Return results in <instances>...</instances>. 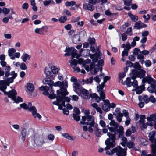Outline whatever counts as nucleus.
Masks as SVG:
<instances>
[{
	"mask_svg": "<svg viewBox=\"0 0 156 156\" xmlns=\"http://www.w3.org/2000/svg\"><path fill=\"white\" fill-rule=\"evenodd\" d=\"M142 82L143 85H144V84L146 82L149 84L152 83L156 84V80L152 78L150 75L143 78L142 80Z\"/></svg>",
	"mask_w": 156,
	"mask_h": 156,
	"instance_id": "12",
	"label": "nucleus"
},
{
	"mask_svg": "<svg viewBox=\"0 0 156 156\" xmlns=\"http://www.w3.org/2000/svg\"><path fill=\"white\" fill-rule=\"evenodd\" d=\"M145 65L147 67L151 66L152 64L151 62L149 60H147L144 62Z\"/></svg>",
	"mask_w": 156,
	"mask_h": 156,
	"instance_id": "49",
	"label": "nucleus"
},
{
	"mask_svg": "<svg viewBox=\"0 0 156 156\" xmlns=\"http://www.w3.org/2000/svg\"><path fill=\"white\" fill-rule=\"evenodd\" d=\"M94 131L95 134L97 136L99 137L101 136V129L95 126Z\"/></svg>",
	"mask_w": 156,
	"mask_h": 156,
	"instance_id": "32",
	"label": "nucleus"
},
{
	"mask_svg": "<svg viewBox=\"0 0 156 156\" xmlns=\"http://www.w3.org/2000/svg\"><path fill=\"white\" fill-rule=\"evenodd\" d=\"M20 106L21 108L25 109H28L29 111H32V115L34 118L37 117L39 119H41V118L40 115L37 113V110L35 107L34 106H32V104L31 103H29L28 105L23 103L20 104Z\"/></svg>",
	"mask_w": 156,
	"mask_h": 156,
	"instance_id": "3",
	"label": "nucleus"
},
{
	"mask_svg": "<svg viewBox=\"0 0 156 156\" xmlns=\"http://www.w3.org/2000/svg\"><path fill=\"white\" fill-rule=\"evenodd\" d=\"M57 95V96L56 98H57V100L54 101L53 102V104L54 105L57 106L58 105V104H59L61 102V100H62V97L60 96V95L59 94Z\"/></svg>",
	"mask_w": 156,
	"mask_h": 156,
	"instance_id": "24",
	"label": "nucleus"
},
{
	"mask_svg": "<svg viewBox=\"0 0 156 156\" xmlns=\"http://www.w3.org/2000/svg\"><path fill=\"white\" fill-rule=\"evenodd\" d=\"M20 68L22 70H24L27 69V67L25 64L24 63H21L20 65Z\"/></svg>",
	"mask_w": 156,
	"mask_h": 156,
	"instance_id": "61",
	"label": "nucleus"
},
{
	"mask_svg": "<svg viewBox=\"0 0 156 156\" xmlns=\"http://www.w3.org/2000/svg\"><path fill=\"white\" fill-rule=\"evenodd\" d=\"M156 132L154 131L151 132L149 133V140L152 143H154L155 144L151 145L152 151L153 153V156H156V139L154 138Z\"/></svg>",
	"mask_w": 156,
	"mask_h": 156,
	"instance_id": "8",
	"label": "nucleus"
},
{
	"mask_svg": "<svg viewBox=\"0 0 156 156\" xmlns=\"http://www.w3.org/2000/svg\"><path fill=\"white\" fill-rule=\"evenodd\" d=\"M87 117V121H91L90 122V126L91 127H94L95 123L94 117L91 115H88Z\"/></svg>",
	"mask_w": 156,
	"mask_h": 156,
	"instance_id": "19",
	"label": "nucleus"
},
{
	"mask_svg": "<svg viewBox=\"0 0 156 156\" xmlns=\"http://www.w3.org/2000/svg\"><path fill=\"white\" fill-rule=\"evenodd\" d=\"M105 14L108 16H109L111 15L113 16V18L114 19L116 18L117 16H118V14L117 13H112L110 12L109 9H108L105 11Z\"/></svg>",
	"mask_w": 156,
	"mask_h": 156,
	"instance_id": "26",
	"label": "nucleus"
},
{
	"mask_svg": "<svg viewBox=\"0 0 156 156\" xmlns=\"http://www.w3.org/2000/svg\"><path fill=\"white\" fill-rule=\"evenodd\" d=\"M124 5L129 6L132 3V0H124Z\"/></svg>",
	"mask_w": 156,
	"mask_h": 156,
	"instance_id": "47",
	"label": "nucleus"
},
{
	"mask_svg": "<svg viewBox=\"0 0 156 156\" xmlns=\"http://www.w3.org/2000/svg\"><path fill=\"white\" fill-rule=\"evenodd\" d=\"M68 94V92L67 91V89H65L62 92L59 93V94L60 96H64V97L63 98V100H64L65 101L69 102L70 101V99L68 97L65 96V95H67Z\"/></svg>",
	"mask_w": 156,
	"mask_h": 156,
	"instance_id": "16",
	"label": "nucleus"
},
{
	"mask_svg": "<svg viewBox=\"0 0 156 156\" xmlns=\"http://www.w3.org/2000/svg\"><path fill=\"white\" fill-rule=\"evenodd\" d=\"M150 84V87H148L147 89L148 91L151 93H154L156 87V84L153 83Z\"/></svg>",
	"mask_w": 156,
	"mask_h": 156,
	"instance_id": "20",
	"label": "nucleus"
},
{
	"mask_svg": "<svg viewBox=\"0 0 156 156\" xmlns=\"http://www.w3.org/2000/svg\"><path fill=\"white\" fill-rule=\"evenodd\" d=\"M53 85L55 86H59L60 87L61 91H60L59 90H57V94H58L59 93L62 92L65 89L67 88L68 86V83L66 81L65 82L64 81L61 82L60 81H58L54 83Z\"/></svg>",
	"mask_w": 156,
	"mask_h": 156,
	"instance_id": "9",
	"label": "nucleus"
},
{
	"mask_svg": "<svg viewBox=\"0 0 156 156\" xmlns=\"http://www.w3.org/2000/svg\"><path fill=\"white\" fill-rule=\"evenodd\" d=\"M147 26V25L139 21L136 22L133 26V27L137 30H139L143 28H145Z\"/></svg>",
	"mask_w": 156,
	"mask_h": 156,
	"instance_id": "14",
	"label": "nucleus"
},
{
	"mask_svg": "<svg viewBox=\"0 0 156 156\" xmlns=\"http://www.w3.org/2000/svg\"><path fill=\"white\" fill-rule=\"evenodd\" d=\"M73 87L74 88V91L79 95L78 92H80L81 90V88L79 84L77 83H74L73 86Z\"/></svg>",
	"mask_w": 156,
	"mask_h": 156,
	"instance_id": "27",
	"label": "nucleus"
},
{
	"mask_svg": "<svg viewBox=\"0 0 156 156\" xmlns=\"http://www.w3.org/2000/svg\"><path fill=\"white\" fill-rule=\"evenodd\" d=\"M69 62L72 65H73L74 67L76 66L77 64V62L76 60L73 59V60H70Z\"/></svg>",
	"mask_w": 156,
	"mask_h": 156,
	"instance_id": "52",
	"label": "nucleus"
},
{
	"mask_svg": "<svg viewBox=\"0 0 156 156\" xmlns=\"http://www.w3.org/2000/svg\"><path fill=\"white\" fill-rule=\"evenodd\" d=\"M100 69V66L98 65H96L95 66L94 68V73L96 74Z\"/></svg>",
	"mask_w": 156,
	"mask_h": 156,
	"instance_id": "56",
	"label": "nucleus"
},
{
	"mask_svg": "<svg viewBox=\"0 0 156 156\" xmlns=\"http://www.w3.org/2000/svg\"><path fill=\"white\" fill-rule=\"evenodd\" d=\"M83 8L84 10L93 11L95 9V6L88 3L83 4Z\"/></svg>",
	"mask_w": 156,
	"mask_h": 156,
	"instance_id": "15",
	"label": "nucleus"
},
{
	"mask_svg": "<svg viewBox=\"0 0 156 156\" xmlns=\"http://www.w3.org/2000/svg\"><path fill=\"white\" fill-rule=\"evenodd\" d=\"M136 88V93L138 94H140L142 93L143 91L144 90L145 88L144 85L143 84L139 87H137Z\"/></svg>",
	"mask_w": 156,
	"mask_h": 156,
	"instance_id": "21",
	"label": "nucleus"
},
{
	"mask_svg": "<svg viewBox=\"0 0 156 156\" xmlns=\"http://www.w3.org/2000/svg\"><path fill=\"white\" fill-rule=\"evenodd\" d=\"M128 16L130 17L131 20L133 22H136L138 20V17L137 16L134 15L133 14L129 13L128 14Z\"/></svg>",
	"mask_w": 156,
	"mask_h": 156,
	"instance_id": "30",
	"label": "nucleus"
},
{
	"mask_svg": "<svg viewBox=\"0 0 156 156\" xmlns=\"http://www.w3.org/2000/svg\"><path fill=\"white\" fill-rule=\"evenodd\" d=\"M50 89L51 90L50 91V93H49L48 98L51 99L55 98L57 96L56 94L54 93V90L51 87H50Z\"/></svg>",
	"mask_w": 156,
	"mask_h": 156,
	"instance_id": "29",
	"label": "nucleus"
},
{
	"mask_svg": "<svg viewBox=\"0 0 156 156\" xmlns=\"http://www.w3.org/2000/svg\"><path fill=\"white\" fill-rule=\"evenodd\" d=\"M51 80L50 79V78L48 77L47 79H45L43 80V83L44 84H49V85L51 86L50 84H49V83L50 82Z\"/></svg>",
	"mask_w": 156,
	"mask_h": 156,
	"instance_id": "55",
	"label": "nucleus"
},
{
	"mask_svg": "<svg viewBox=\"0 0 156 156\" xmlns=\"http://www.w3.org/2000/svg\"><path fill=\"white\" fill-rule=\"evenodd\" d=\"M100 95V97H99L98 95L96 93H93V94H90V98H91L92 99L94 98L95 101L98 103L101 100H103L105 98L102 99L101 97V95Z\"/></svg>",
	"mask_w": 156,
	"mask_h": 156,
	"instance_id": "17",
	"label": "nucleus"
},
{
	"mask_svg": "<svg viewBox=\"0 0 156 156\" xmlns=\"http://www.w3.org/2000/svg\"><path fill=\"white\" fill-rule=\"evenodd\" d=\"M16 50L13 48H10L8 51V55L9 56H12L14 55V54L16 52Z\"/></svg>",
	"mask_w": 156,
	"mask_h": 156,
	"instance_id": "38",
	"label": "nucleus"
},
{
	"mask_svg": "<svg viewBox=\"0 0 156 156\" xmlns=\"http://www.w3.org/2000/svg\"><path fill=\"white\" fill-rule=\"evenodd\" d=\"M132 78L131 76V78L130 77H127L126 79V86L127 87H129L131 86V85H132Z\"/></svg>",
	"mask_w": 156,
	"mask_h": 156,
	"instance_id": "33",
	"label": "nucleus"
},
{
	"mask_svg": "<svg viewBox=\"0 0 156 156\" xmlns=\"http://www.w3.org/2000/svg\"><path fill=\"white\" fill-rule=\"evenodd\" d=\"M105 83L106 82L104 81L103 82L101 83V84L99 85L98 86H97V87L98 91L99 94L101 96H102L101 97L102 99L105 98V91L103 89Z\"/></svg>",
	"mask_w": 156,
	"mask_h": 156,
	"instance_id": "11",
	"label": "nucleus"
},
{
	"mask_svg": "<svg viewBox=\"0 0 156 156\" xmlns=\"http://www.w3.org/2000/svg\"><path fill=\"white\" fill-rule=\"evenodd\" d=\"M67 18L66 16H62L59 19V21L60 23H64L67 20Z\"/></svg>",
	"mask_w": 156,
	"mask_h": 156,
	"instance_id": "45",
	"label": "nucleus"
},
{
	"mask_svg": "<svg viewBox=\"0 0 156 156\" xmlns=\"http://www.w3.org/2000/svg\"><path fill=\"white\" fill-rule=\"evenodd\" d=\"M11 68L9 66H6L5 67V77H7L10 74L9 71L11 70Z\"/></svg>",
	"mask_w": 156,
	"mask_h": 156,
	"instance_id": "31",
	"label": "nucleus"
},
{
	"mask_svg": "<svg viewBox=\"0 0 156 156\" xmlns=\"http://www.w3.org/2000/svg\"><path fill=\"white\" fill-rule=\"evenodd\" d=\"M109 125L113 126L109 127L108 125L107 126L110 132V133H116V134L119 133L117 139H119L120 138V136H122L123 135L124 133V128L122 126H120L119 127V124L114 120L111 121L109 123Z\"/></svg>",
	"mask_w": 156,
	"mask_h": 156,
	"instance_id": "1",
	"label": "nucleus"
},
{
	"mask_svg": "<svg viewBox=\"0 0 156 156\" xmlns=\"http://www.w3.org/2000/svg\"><path fill=\"white\" fill-rule=\"evenodd\" d=\"M44 72L47 77H49V78L51 77V76H52V73L50 71L48 70L47 68H45Z\"/></svg>",
	"mask_w": 156,
	"mask_h": 156,
	"instance_id": "34",
	"label": "nucleus"
},
{
	"mask_svg": "<svg viewBox=\"0 0 156 156\" xmlns=\"http://www.w3.org/2000/svg\"><path fill=\"white\" fill-rule=\"evenodd\" d=\"M123 116V114H120L119 115H117L116 116V119L118 122H121Z\"/></svg>",
	"mask_w": 156,
	"mask_h": 156,
	"instance_id": "43",
	"label": "nucleus"
},
{
	"mask_svg": "<svg viewBox=\"0 0 156 156\" xmlns=\"http://www.w3.org/2000/svg\"><path fill=\"white\" fill-rule=\"evenodd\" d=\"M141 51L139 49L136 48L133 50V53L134 55L137 56L139 54V53L141 54Z\"/></svg>",
	"mask_w": 156,
	"mask_h": 156,
	"instance_id": "46",
	"label": "nucleus"
},
{
	"mask_svg": "<svg viewBox=\"0 0 156 156\" xmlns=\"http://www.w3.org/2000/svg\"><path fill=\"white\" fill-rule=\"evenodd\" d=\"M74 111L75 114L76 115H80V113L79 109L77 107H74Z\"/></svg>",
	"mask_w": 156,
	"mask_h": 156,
	"instance_id": "64",
	"label": "nucleus"
},
{
	"mask_svg": "<svg viewBox=\"0 0 156 156\" xmlns=\"http://www.w3.org/2000/svg\"><path fill=\"white\" fill-rule=\"evenodd\" d=\"M65 52H67L64 54L65 56H68L71 55L72 58H76L77 59L80 56L79 55L77 54V50L73 47L66 48Z\"/></svg>",
	"mask_w": 156,
	"mask_h": 156,
	"instance_id": "7",
	"label": "nucleus"
},
{
	"mask_svg": "<svg viewBox=\"0 0 156 156\" xmlns=\"http://www.w3.org/2000/svg\"><path fill=\"white\" fill-rule=\"evenodd\" d=\"M113 151L116 153L117 156H126V150L123 149L119 146L113 148Z\"/></svg>",
	"mask_w": 156,
	"mask_h": 156,
	"instance_id": "10",
	"label": "nucleus"
},
{
	"mask_svg": "<svg viewBox=\"0 0 156 156\" xmlns=\"http://www.w3.org/2000/svg\"><path fill=\"white\" fill-rule=\"evenodd\" d=\"M48 29V27L46 26H43L41 28H36L34 30L36 34L40 35H44L45 33L47 32Z\"/></svg>",
	"mask_w": 156,
	"mask_h": 156,
	"instance_id": "13",
	"label": "nucleus"
},
{
	"mask_svg": "<svg viewBox=\"0 0 156 156\" xmlns=\"http://www.w3.org/2000/svg\"><path fill=\"white\" fill-rule=\"evenodd\" d=\"M76 2L73 1H67L65 2V5L66 6H73L75 5Z\"/></svg>",
	"mask_w": 156,
	"mask_h": 156,
	"instance_id": "39",
	"label": "nucleus"
},
{
	"mask_svg": "<svg viewBox=\"0 0 156 156\" xmlns=\"http://www.w3.org/2000/svg\"><path fill=\"white\" fill-rule=\"evenodd\" d=\"M146 73V71L142 69L138 70L133 69L130 73V75L133 79H136L137 77L143 79L145 77Z\"/></svg>",
	"mask_w": 156,
	"mask_h": 156,
	"instance_id": "6",
	"label": "nucleus"
},
{
	"mask_svg": "<svg viewBox=\"0 0 156 156\" xmlns=\"http://www.w3.org/2000/svg\"><path fill=\"white\" fill-rule=\"evenodd\" d=\"M5 94L8 95V97L11 98L14 101V102L16 103L20 102H23L22 98L20 96H18L17 98L16 95L17 94L16 91L15 89H13L9 92H5Z\"/></svg>",
	"mask_w": 156,
	"mask_h": 156,
	"instance_id": "5",
	"label": "nucleus"
},
{
	"mask_svg": "<svg viewBox=\"0 0 156 156\" xmlns=\"http://www.w3.org/2000/svg\"><path fill=\"white\" fill-rule=\"evenodd\" d=\"M51 69L52 72L54 74H57L58 72L59 69L55 66L51 67Z\"/></svg>",
	"mask_w": 156,
	"mask_h": 156,
	"instance_id": "40",
	"label": "nucleus"
},
{
	"mask_svg": "<svg viewBox=\"0 0 156 156\" xmlns=\"http://www.w3.org/2000/svg\"><path fill=\"white\" fill-rule=\"evenodd\" d=\"M114 7L117 10H122L123 9V8L122 6H120L118 5H116L114 6Z\"/></svg>",
	"mask_w": 156,
	"mask_h": 156,
	"instance_id": "59",
	"label": "nucleus"
},
{
	"mask_svg": "<svg viewBox=\"0 0 156 156\" xmlns=\"http://www.w3.org/2000/svg\"><path fill=\"white\" fill-rule=\"evenodd\" d=\"M125 48H126L124 49H126V50L128 51H129L130 49L131 48V46L129 42H127L126 43Z\"/></svg>",
	"mask_w": 156,
	"mask_h": 156,
	"instance_id": "58",
	"label": "nucleus"
},
{
	"mask_svg": "<svg viewBox=\"0 0 156 156\" xmlns=\"http://www.w3.org/2000/svg\"><path fill=\"white\" fill-rule=\"evenodd\" d=\"M27 88L28 90L30 92H32L34 90V87L32 83H29L27 85Z\"/></svg>",
	"mask_w": 156,
	"mask_h": 156,
	"instance_id": "37",
	"label": "nucleus"
},
{
	"mask_svg": "<svg viewBox=\"0 0 156 156\" xmlns=\"http://www.w3.org/2000/svg\"><path fill=\"white\" fill-rule=\"evenodd\" d=\"M27 135V130L25 128H23L21 131V135L19 136H21V139L23 142L25 141Z\"/></svg>",
	"mask_w": 156,
	"mask_h": 156,
	"instance_id": "18",
	"label": "nucleus"
},
{
	"mask_svg": "<svg viewBox=\"0 0 156 156\" xmlns=\"http://www.w3.org/2000/svg\"><path fill=\"white\" fill-rule=\"evenodd\" d=\"M49 87H48L47 86H41V87H40L39 88V90L41 91H43L44 90H49Z\"/></svg>",
	"mask_w": 156,
	"mask_h": 156,
	"instance_id": "48",
	"label": "nucleus"
},
{
	"mask_svg": "<svg viewBox=\"0 0 156 156\" xmlns=\"http://www.w3.org/2000/svg\"><path fill=\"white\" fill-rule=\"evenodd\" d=\"M30 55L26 53H23L21 57V58L24 62H25L27 59L30 60Z\"/></svg>",
	"mask_w": 156,
	"mask_h": 156,
	"instance_id": "28",
	"label": "nucleus"
},
{
	"mask_svg": "<svg viewBox=\"0 0 156 156\" xmlns=\"http://www.w3.org/2000/svg\"><path fill=\"white\" fill-rule=\"evenodd\" d=\"M102 109L105 111L108 112L110 110V107H109V105L104 104L102 105Z\"/></svg>",
	"mask_w": 156,
	"mask_h": 156,
	"instance_id": "36",
	"label": "nucleus"
},
{
	"mask_svg": "<svg viewBox=\"0 0 156 156\" xmlns=\"http://www.w3.org/2000/svg\"><path fill=\"white\" fill-rule=\"evenodd\" d=\"M126 64L127 67H130L133 66V64L131 62L126 61Z\"/></svg>",
	"mask_w": 156,
	"mask_h": 156,
	"instance_id": "63",
	"label": "nucleus"
},
{
	"mask_svg": "<svg viewBox=\"0 0 156 156\" xmlns=\"http://www.w3.org/2000/svg\"><path fill=\"white\" fill-rule=\"evenodd\" d=\"M122 112L123 116L126 117V118L129 117V114L127 111L126 110H123L122 111Z\"/></svg>",
	"mask_w": 156,
	"mask_h": 156,
	"instance_id": "57",
	"label": "nucleus"
},
{
	"mask_svg": "<svg viewBox=\"0 0 156 156\" xmlns=\"http://www.w3.org/2000/svg\"><path fill=\"white\" fill-rule=\"evenodd\" d=\"M31 139L38 146L41 147L45 143L44 138L42 134H39L33 133L31 135Z\"/></svg>",
	"mask_w": 156,
	"mask_h": 156,
	"instance_id": "4",
	"label": "nucleus"
},
{
	"mask_svg": "<svg viewBox=\"0 0 156 156\" xmlns=\"http://www.w3.org/2000/svg\"><path fill=\"white\" fill-rule=\"evenodd\" d=\"M80 92H81L83 95L86 97V98L87 99H89L90 98V94H89L87 90L85 89H81Z\"/></svg>",
	"mask_w": 156,
	"mask_h": 156,
	"instance_id": "22",
	"label": "nucleus"
},
{
	"mask_svg": "<svg viewBox=\"0 0 156 156\" xmlns=\"http://www.w3.org/2000/svg\"><path fill=\"white\" fill-rule=\"evenodd\" d=\"M76 115L75 113L73 114V117L74 119L76 121H78L80 120V117L78 115Z\"/></svg>",
	"mask_w": 156,
	"mask_h": 156,
	"instance_id": "42",
	"label": "nucleus"
},
{
	"mask_svg": "<svg viewBox=\"0 0 156 156\" xmlns=\"http://www.w3.org/2000/svg\"><path fill=\"white\" fill-rule=\"evenodd\" d=\"M93 80V77H90L89 79H87L85 82L87 84L91 83Z\"/></svg>",
	"mask_w": 156,
	"mask_h": 156,
	"instance_id": "50",
	"label": "nucleus"
},
{
	"mask_svg": "<svg viewBox=\"0 0 156 156\" xmlns=\"http://www.w3.org/2000/svg\"><path fill=\"white\" fill-rule=\"evenodd\" d=\"M143 100L145 103H147L149 102V99L148 96L145 95L143 98Z\"/></svg>",
	"mask_w": 156,
	"mask_h": 156,
	"instance_id": "60",
	"label": "nucleus"
},
{
	"mask_svg": "<svg viewBox=\"0 0 156 156\" xmlns=\"http://www.w3.org/2000/svg\"><path fill=\"white\" fill-rule=\"evenodd\" d=\"M133 68L135 69H138V70L141 69V66L139 64V62H136L135 63V64L133 65Z\"/></svg>",
	"mask_w": 156,
	"mask_h": 156,
	"instance_id": "44",
	"label": "nucleus"
},
{
	"mask_svg": "<svg viewBox=\"0 0 156 156\" xmlns=\"http://www.w3.org/2000/svg\"><path fill=\"white\" fill-rule=\"evenodd\" d=\"M7 88L6 84L5 83L4 81H0V90L2 91L6 92L5 90Z\"/></svg>",
	"mask_w": 156,
	"mask_h": 156,
	"instance_id": "23",
	"label": "nucleus"
},
{
	"mask_svg": "<svg viewBox=\"0 0 156 156\" xmlns=\"http://www.w3.org/2000/svg\"><path fill=\"white\" fill-rule=\"evenodd\" d=\"M135 145L134 143L132 142H129L127 143V146L129 148H131Z\"/></svg>",
	"mask_w": 156,
	"mask_h": 156,
	"instance_id": "51",
	"label": "nucleus"
},
{
	"mask_svg": "<svg viewBox=\"0 0 156 156\" xmlns=\"http://www.w3.org/2000/svg\"><path fill=\"white\" fill-rule=\"evenodd\" d=\"M116 134V133H107V135L109 136V138H108L105 141V144L106 145V147L104 148L105 150L113 148L116 146L115 140Z\"/></svg>",
	"mask_w": 156,
	"mask_h": 156,
	"instance_id": "2",
	"label": "nucleus"
},
{
	"mask_svg": "<svg viewBox=\"0 0 156 156\" xmlns=\"http://www.w3.org/2000/svg\"><path fill=\"white\" fill-rule=\"evenodd\" d=\"M62 135L65 138L69 140H73L75 139V136H70L68 133H64L62 134Z\"/></svg>",
	"mask_w": 156,
	"mask_h": 156,
	"instance_id": "25",
	"label": "nucleus"
},
{
	"mask_svg": "<svg viewBox=\"0 0 156 156\" xmlns=\"http://www.w3.org/2000/svg\"><path fill=\"white\" fill-rule=\"evenodd\" d=\"M10 11V10L9 9L6 8H3L2 10V12L3 13L5 14H8Z\"/></svg>",
	"mask_w": 156,
	"mask_h": 156,
	"instance_id": "53",
	"label": "nucleus"
},
{
	"mask_svg": "<svg viewBox=\"0 0 156 156\" xmlns=\"http://www.w3.org/2000/svg\"><path fill=\"white\" fill-rule=\"evenodd\" d=\"M128 51L124 49L122 51V56L124 57L125 56H127L128 55Z\"/></svg>",
	"mask_w": 156,
	"mask_h": 156,
	"instance_id": "62",
	"label": "nucleus"
},
{
	"mask_svg": "<svg viewBox=\"0 0 156 156\" xmlns=\"http://www.w3.org/2000/svg\"><path fill=\"white\" fill-rule=\"evenodd\" d=\"M145 116L144 115H143L140 116V120L138 122L142 123L143 122H144V120L145 119Z\"/></svg>",
	"mask_w": 156,
	"mask_h": 156,
	"instance_id": "54",
	"label": "nucleus"
},
{
	"mask_svg": "<svg viewBox=\"0 0 156 156\" xmlns=\"http://www.w3.org/2000/svg\"><path fill=\"white\" fill-rule=\"evenodd\" d=\"M132 85H131V86H133L135 88H136L138 87V82L136 80V79H133L132 78Z\"/></svg>",
	"mask_w": 156,
	"mask_h": 156,
	"instance_id": "41",
	"label": "nucleus"
},
{
	"mask_svg": "<svg viewBox=\"0 0 156 156\" xmlns=\"http://www.w3.org/2000/svg\"><path fill=\"white\" fill-rule=\"evenodd\" d=\"M99 76L101 78H103L104 81H105V82H106L108 80H109L110 78V76H106L105 77L104 76V73H102L101 74L99 75Z\"/></svg>",
	"mask_w": 156,
	"mask_h": 156,
	"instance_id": "35",
	"label": "nucleus"
}]
</instances>
